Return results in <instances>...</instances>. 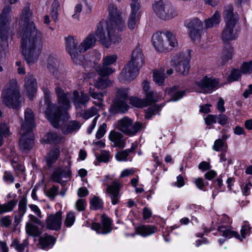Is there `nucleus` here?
<instances>
[{"instance_id": "1", "label": "nucleus", "mask_w": 252, "mask_h": 252, "mask_svg": "<svg viewBox=\"0 0 252 252\" xmlns=\"http://www.w3.org/2000/svg\"><path fill=\"white\" fill-rule=\"evenodd\" d=\"M19 25L22 30L21 51L27 62L32 64L39 57L43 45L42 34L35 29L32 21V12L29 7L22 11Z\"/></svg>"}, {"instance_id": "2", "label": "nucleus", "mask_w": 252, "mask_h": 252, "mask_svg": "<svg viewBox=\"0 0 252 252\" xmlns=\"http://www.w3.org/2000/svg\"><path fill=\"white\" fill-rule=\"evenodd\" d=\"M56 92L58 97V103L61 108H60V106L51 103L48 100L46 102L47 107L45 113L52 125L57 127L62 120L69 118L67 110L70 106L71 95L69 94H64L63 90L60 88H56Z\"/></svg>"}, {"instance_id": "3", "label": "nucleus", "mask_w": 252, "mask_h": 252, "mask_svg": "<svg viewBox=\"0 0 252 252\" xmlns=\"http://www.w3.org/2000/svg\"><path fill=\"white\" fill-rule=\"evenodd\" d=\"M96 39L94 34L88 35L79 44L76 38L71 36L65 38L67 51L70 54L74 63L79 65L83 63L85 59L84 57L79 53H84L93 48Z\"/></svg>"}, {"instance_id": "4", "label": "nucleus", "mask_w": 252, "mask_h": 252, "mask_svg": "<svg viewBox=\"0 0 252 252\" xmlns=\"http://www.w3.org/2000/svg\"><path fill=\"white\" fill-rule=\"evenodd\" d=\"M24 118V122L20 130L21 136L19 146L22 150L26 151L30 150L33 144V134L32 130L35 126V123L33 111L30 109H27L25 111Z\"/></svg>"}, {"instance_id": "5", "label": "nucleus", "mask_w": 252, "mask_h": 252, "mask_svg": "<svg viewBox=\"0 0 252 252\" xmlns=\"http://www.w3.org/2000/svg\"><path fill=\"white\" fill-rule=\"evenodd\" d=\"M117 27L107 23H100L95 32L98 41L105 47L117 45L122 41V37L116 31Z\"/></svg>"}, {"instance_id": "6", "label": "nucleus", "mask_w": 252, "mask_h": 252, "mask_svg": "<svg viewBox=\"0 0 252 252\" xmlns=\"http://www.w3.org/2000/svg\"><path fill=\"white\" fill-rule=\"evenodd\" d=\"M152 41L155 49L159 52L170 51L178 45L175 35L170 31L154 33Z\"/></svg>"}, {"instance_id": "7", "label": "nucleus", "mask_w": 252, "mask_h": 252, "mask_svg": "<svg viewBox=\"0 0 252 252\" xmlns=\"http://www.w3.org/2000/svg\"><path fill=\"white\" fill-rule=\"evenodd\" d=\"M1 98L3 103L8 107L16 108L19 104V89L16 80H10L4 87Z\"/></svg>"}, {"instance_id": "8", "label": "nucleus", "mask_w": 252, "mask_h": 252, "mask_svg": "<svg viewBox=\"0 0 252 252\" xmlns=\"http://www.w3.org/2000/svg\"><path fill=\"white\" fill-rule=\"evenodd\" d=\"M154 13L161 20L170 21L178 16V12L174 6L169 2L159 0L153 4Z\"/></svg>"}, {"instance_id": "9", "label": "nucleus", "mask_w": 252, "mask_h": 252, "mask_svg": "<svg viewBox=\"0 0 252 252\" xmlns=\"http://www.w3.org/2000/svg\"><path fill=\"white\" fill-rule=\"evenodd\" d=\"M190 60L189 53H179L173 57L172 62L175 66L177 72L183 75H187L190 69Z\"/></svg>"}, {"instance_id": "10", "label": "nucleus", "mask_w": 252, "mask_h": 252, "mask_svg": "<svg viewBox=\"0 0 252 252\" xmlns=\"http://www.w3.org/2000/svg\"><path fill=\"white\" fill-rule=\"evenodd\" d=\"M12 9L9 5L3 8L0 15V37L2 39L6 38L10 30Z\"/></svg>"}, {"instance_id": "11", "label": "nucleus", "mask_w": 252, "mask_h": 252, "mask_svg": "<svg viewBox=\"0 0 252 252\" xmlns=\"http://www.w3.org/2000/svg\"><path fill=\"white\" fill-rule=\"evenodd\" d=\"M143 127L142 125L139 122L132 123L131 119L124 117L120 119L117 123V128L124 133L133 135Z\"/></svg>"}, {"instance_id": "12", "label": "nucleus", "mask_w": 252, "mask_h": 252, "mask_svg": "<svg viewBox=\"0 0 252 252\" xmlns=\"http://www.w3.org/2000/svg\"><path fill=\"white\" fill-rule=\"evenodd\" d=\"M108 11V21L107 23L116 26L118 32L123 31L126 28V25L125 21L121 16L120 11L113 4L109 5Z\"/></svg>"}, {"instance_id": "13", "label": "nucleus", "mask_w": 252, "mask_h": 252, "mask_svg": "<svg viewBox=\"0 0 252 252\" xmlns=\"http://www.w3.org/2000/svg\"><path fill=\"white\" fill-rule=\"evenodd\" d=\"M219 231L220 233H222V236L225 238H231L234 237L242 241L243 239L245 238L247 236L250 234V227L248 222H244L241 229V236H239L238 232L225 226H220L219 228Z\"/></svg>"}, {"instance_id": "14", "label": "nucleus", "mask_w": 252, "mask_h": 252, "mask_svg": "<svg viewBox=\"0 0 252 252\" xmlns=\"http://www.w3.org/2000/svg\"><path fill=\"white\" fill-rule=\"evenodd\" d=\"M218 83V81L216 79L212 77L205 76L196 83V89L200 93H211L217 87Z\"/></svg>"}, {"instance_id": "15", "label": "nucleus", "mask_w": 252, "mask_h": 252, "mask_svg": "<svg viewBox=\"0 0 252 252\" xmlns=\"http://www.w3.org/2000/svg\"><path fill=\"white\" fill-rule=\"evenodd\" d=\"M117 56L116 55H108L103 59L102 66H98L96 68V71L100 75H109L114 72V69L110 66L116 62Z\"/></svg>"}, {"instance_id": "16", "label": "nucleus", "mask_w": 252, "mask_h": 252, "mask_svg": "<svg viewBox=\"0 0 252 252\" xmlns=\"http://www.w3.org/2000/svg\"><path fill=\"white\" fill-rule=\"evenodd\" d=\"M127 89H121L118 90L117 99L113 104V109L116 112H125L127 110L128 105L126 101L127 98Z\"/></svg>"}, {"instance_id": "17", "label": "nucleus", "mask_w": 252, "mask_h": 252, "mask_svg": "<svg viewBox=\"0 0 252 252\" xmlns=\"http://www.w3.org/2000/svg\"><path fill=\"white\" fill-rule=\"evenodd\" d=\"M46 226L48 229L53 230H58L61 228L62 224V212H57L55 214L47 216L45 221Z\"/></svg>"}, {"instance_id": "18", "label": "nucleus", "mask_w": 252, "mask_h": 252, "mask_svg": "<svg viewBox=\"0 0 252 252\" xmlns=\"http://www.w3.org/2000/svg\"><path fill=\"white\" fill-rule=\"evenodd\" d=\"M24 89L26 95L32 100L37 91V83L35 78L32 74H28L25 79Z\"/></svg>"}, {"instance_id": "19", "label": "nucleus", "mask_w": 252, "mask_h": 252, "mask_svg": "<svg viewBox=\"0 0 252 252\" xmlns=\"http://www.w3.org/2000/svg\"><path fill=\"white\" fill-rule=\"evenodd\" d=\"M139 70L130 63H127L119 75L121 81L130 82L134 79L138 74Z\"/></svg>"}, {"instance_id": "20", "label": "nucleus", "mask_w": 252, "mask_h": 252, "mask_svg": "<svg viewBox=\"0 0 252 252\" xmlns=\"http://www.w3.org/2000/svg\"><path fill=\"white\" fill-rule=\"evenodd\" d=\"M47 67L49 72L57 78L63 72V64L52 56H49L47 59Z\"/></svg>"}, {"instance_id": "21", "label": "nucleus", "mask_w": 252, "mask_h": 252, "mask_svg": "<svg viewBox=\"0 0 252 252\" xmlns=\"http://www.w3.org/2000/svg\"><path fill=\"white\" fill-rule=\"evenodd\" d=\"M102 225L99 223H93L92 228L99 234H106L111 231V220L105 215L101 217Z\"/></svg>"}, {"instance_id": "22", "label": "nucleus", "mask_w": 252, "mask_h": 252, "mask_svg": "<svg viewBox=\"0 0 252 252\" xmlns=\"http://www.w3.org/2000/svg\"><path fill=\"white\" fill-rule=\"evenodd\" d=\"M122 185L119 182L115 180L107 188L106 192L110 194L111 202L113 205L117 204L119 202V191Z\"/></svg>"}, {"instance_id": "23", "label": "nucleus", "mask_w": 252, "mask_h": 252, "mask_svg": "<svg viewBox=\"0 0 252 252\" xmlns=\"http://www.w3.org/2000/svg\"><path fill=\"white\" fill-rule=\"evenodd\" d=\"M223 16L225 25H236L239 19L238 14L233 12V7L231 5L224 7Z\"/></svg>"}, {"instance_id": "24", "label": "nucleus", "mask_w": 252, "mask_h": 252, "mask_svg": "<svg viewBox=\"0 0 252 252\" xmlns=\"http://www.w3.org/2000/svg\"><path fill=\"white\" fill-rule=\"evenodd\" d=\"M235 25H225L222 34L221 39L225 42L235 40L237 37V32L235 29Z\"/></svg>"}, {"instance_id": "25", "label": "nucleus", "mask_w": 252, "mask_h": 252, "mask_svg": "<svg viewBox=\"0 0 252 252\" xmlns=\"http://www.w3.org/2000/svg\"><path fill=\"white\" fill-rule=\"evenodd\" d=\"M143 63L144 57L141 49L139 47L136 48L133 51L131 60L128 63H130V65L139 69Z\"/></svg>"}, {"instance_id": "26", "label": "nucleus", "mask_w": 252, "mask_h": 252, "mask_svg": "<svg viewBox=\"0 0 252 252\" xmlns=\"http://www.w3.org/2000/svg\"><path fill=\"white\" fill-rule=\"evenodd\" d=\"M70 171L68 168L64 170L58 169L55 171L52 176L53 181L63 184L69 178Z\"/></svg>"}, {"instance_id": "27", "label": "nucleus", "mask_w": 252, "mask_h": 252, "mask_svg": "<svg viewBox=\"0 0 252 252\" xmlns=\"http://www.w3.org/2000/svg\"><path fill=\"white\" fill-rule=\"evenodd\" d=\"M157 228L152 225H141L135 227V233L142 237L152 235L157 232Z\"/></svg>"}, {"instance_id": "28", "label": "nucleus", "mask_w": 252, "mask_h": 252, "mask_svg": "<svg viewBox=\"0 0 252 252\" xmlns=\"http://www.w3.org/2000/svg\"><path fill=\"white\" fill-rule=\"evenodd\" d=\"M109 137L110 140L113 142L116 146L120 148H123L125 146L126 139L121 133L115 131H111Z\"/></svg>"}, {"instance_id": "29", "label": "nucleus", "mask_w": 252, "mask_h": 252, "mask_svg": "<svg viewBox=\"0 0 252 252\" xmlns=\"http://www.w3.org/2000/svg\"><path fill=\"white\" fill-rule=\"evenodd\" d=\"M80 127V123L76 121L63 123L61 126V129L64 134H67L75 130H78Z\"/></svg>"}, {"instance_id": "30", "label": "nucleus", "mask_w": 252, "mask_h": 252, "mask_svg": "<svg viewBox=\"0 0 252 252\" xmlns=\"http://www.w3.org/2000/svg\"><path fill=\"white\" fill-rule=\"evenodd\" d=\"M73 96L74 103L77 109L80 108L82 105L84 104L89 100V97L84 93H81L80 94L77 91L74 92Z\"/></svg>"}, {"instance_id": "31", "label": "nucleus", "mask_w": 252, "mask_h": 252, "mask_svg": "<svg viewBox=\"0 0 252 252\" xmlns=\"http://www.w3.org/2000/svg\"><path fill=\"white\" fill-rule=\"evenodd\" d=\"M165 93L170 95L171 100L175 101L181 98L185 95V91L179 90L176 87H174L172 88L167 89Z\"/></svg>"}, {"instance_id": "32", "label": "nucleus", "mask_w": 252, "mask_h": 252, "mask_svg": "<svg viewBox=\"0 0 252 252\" xmlns=\"http://www.w3.org/2000/svg\"><path fill=\"white\" fill-rule=\"evenodd\" d=\"M143 91L145 93L146 98L149 101L155 102L158 101L159 99L156 98L154 93L150 90V83L147 80L142 83Z\"/></svg>"}, {"instance_id": "33", "label": "nucleus", "mask_w": 252, "mask_h": 252, "mask_svg": "<svg viewBox=\"0 0 252 252\" xmlns=\"http://www.w3.org/2000/svg\"><path fill=\"white\" fill-rule=\"evenodd\" d=\"M220 20V14L219 12L216 11L212 17L205 21V25L206 28H211L218 26Z\"/></svg>"}, {"instance_id": "34", "label": "nucleus", "mask_w": 252, "mask_h": 252, "mask_svg": "<svg viewBox=\"0 0 252 252\" xmlns=\"http://www.w3.org/2000/svg\"><path fill=\"white\" fill-rule=\"evenodd\" d=\"M97 73L99 75L98 79L94 82V85L96 88L99 89H103L111 86L112 82L105 78L107 75L101 76L99 75L98 72Z\"/></svg>"}, {"instance_id": "35", "label": "nucleus", "mask_w": 252, "mask_h": 252, "mask_svg": "<svg viewBox=\"0 0 252 252\" xmlns=\"http://www.w3.org/2000/svg\"><path fill=\"white\" fill-rule=\"evenodd\" d=\"M185 26L189 29V32H191L193 31L199 30L203 28L202 22L198 19L188 20L185 22Z\"/></svg>"}, {"instance_id": "36", "label": "nucleus", "mask_w": 252, "mask_h": 252, "mask_svg": "<svg viewBox=\"0 0 252 252\" xmlns=\"http://www.w3.org/2000/svg\"><path fill=\"white\" fill-rule=\"evenodd\" d=\"M16 199H12L7 203L0 204V215L12 211L17 204Z\"/></svg>"}, {"instance_id": "37", "label": "nucleus", "mask_w": 252, "mask_h": 252, "mask_svg": "<svg viewBox=\"0 0 252 252\" xmlns=\"http://www.w3.org/2000/svg\"><path fill=\"white\" fill-rule=\"evenodd\" d=\"M55 242V238L50 235H46L40 239V244L44 249L51 248Z\"/></svg>"}, {"instance_id": "38", "label": "nucleus", "mask_w": 252, "mask_h": 252, "mask_svg": "<svg viewBox=\"0 0 252 252\" xmlns=\"http://www.w3.org/2000/svg\"><path fill=\"white\" fill-rule=\"evenodd\" d=\"M129 101L132 105L136 107H145L153 102L152 101H149L146 98L145 99H142L136 97L130 98Z\"/></svg>"}, {"instance_id": "39", "label": "nucleus", "mask_w": 252, "mask_h": 252, "mask_svg": "<svg viewBox=\"0 0 252 252\" xmlns=\"http://www.w3.org/2000/svg\"><path fill=\"white\" fill-rule=\"evenodd\" d=\"M63 137L55 133H49L43 138V141L46 143H58L61 141Z\"/></svg>"}, {"instance_id": "40", "label": "nucleus", "mask_w": 252, "mask_h": 252, "mask_svg": "<svg viewBox=\"0 0 252 252\" xmlns=\"http://www.w3.org/2000/svg\"><path fill=\"white\" fill-rule=\"evenodd\" d=\"M25 229L27 234L30 236H36L40 233L38 228L31 222H26Z\"/></svg>"}, {"instance_id": "41", "label": "nucleus", "mask_w": 252, "mask_h": 252, "mask_svg": "<svg viewBox=\"0 0 252 252\" xmlns=\"http://www.w3.org/2000/svg\"><path fill=\"white\" fill-rule=\"evenodd\" d=\"M89 94L97 101H94V103L97 105L100 108L102 105V101L103 100V95L102 93H96L94 92V89L90 88L89 92Z\"/></svg>"}, {"instance_id": "42", "label": "nucleus", "mask_w": 252, "mask_h": 252, "mask_svg": "<svg viewBox=\"0 0 252 252\" xmlns=\"http://www.w3.org/2000/svg\"><path fill=\"white\" fill-rule=\"evenodd\" d=\"M227 145L224 140L219 139L215 141L212 149L215 151L226 152L227 149Z\"/></svg>"}, {"instance_id": "43", "label": "nucleus", "mask_w": 252, "mask_h": 252, "mask_svg": "<svg viewBox=\"0 0 252 252\" xmlns=\"http://www.w3.org/2000/svg\"><path fill=\"white\" fill-rule=\"evenodd\" d=\"M164 70L163 69H160L159 70H155L153 72L154 80L159 85H161L164 82Z\"/></svg>"}, {"instance_id": "44", "label": "nucleus", "mask_w": 252, "mask_h": 252, "mask_svg": "<svg viewBox=\"0 0 252 252\" xmlns=\"http://www.w3.org/2000/svg\"><path fill=\"white\" fill-rule=\"evenodd\" d=\"M59 154V150L57 148L50 151L46 158L47 163L51 166L58 158Z\"/></svg>"}, {"instance_id": "45", "label": "nucleus", "mask_w": 252, "mask_h": 252, "mask_svg": "<svg viewBox=\"0 0 252 252\" xmlns=\"http://www.w3.org/2000/svg\"><path fill=\"white\" fill-rule=\"evenodd\" d=\"M76 219L75 213L72 211L68 212L65 216L64 220V225L70 227L73 225Z\"/></svg>"}, {"instance_id": "46", "label": "nucleus", "mask_w": 252, "mask_h": 252, "mask_svg": "<svg viewBox=\"0 0 252 252\" xmlns=\"http://www.w3.org/2000/svg\"><path fill=\"white\" fill-rule=\"evenodd\" d=\"M9 129L8 126L5 124L0 123V146L2 144L3 137L9 135Z\"/></svg>"}, {"instance_id": "47", "label": "nucleus", "mask_w": 252, "mask_h": 252, "mask_svg": "<svg viewBox=\"0 0 252 252\" xmlns=\"http://www.w3.org/2000/svg\"><path fill=\"white\" fill-rule=\"evenodd\" d=\"M131 10L129 15L140 17V4L137 1H133L131 3Z\"/></svg>"}, {"instance_id": "48", "label": "nucleus", "mask_w": 252, "mask_h": 252, "mask_svg": "<svg viewBox=\"0 0 252 252\" xmlns=\"http://www.w3.org/2000/svg\"><path fill=\"white\" fill-rule=\"evenodd\" d=\"M243 74L242 69H233L228 77V81L230 82H234L237 80Z\"/></svg>"}, {"instance_id": "49", "label": "nucleus", "mask_w": 252, "mask_h": 252, "mask_svg": "<svg viewBox=\"0 0 252 252\" xmlns=\"http://www.w3.org/2000/svg\"><path fill=\"white\" fill-rule=\"evenodd\" d=\"M140 17L129 15L127 21V27L130 30H134L137 26Z\"/></svg>"}, {"instance_id": "50", "label": "nucleus", "mask_w": 252, "mask_h": 252, "mask_svg": "<svg viewBox=\"0 0 252 252\" xmlns=\"http://www.w3.org/2000/svg\"><path fill=\"white\" fill-rule=\"evenodd\" d=\"M91 206L95 210L100 209L103 206V202L98 197L94 196L90 201Z\"/></svg>"}, {"instance_id": "51", "label": "nucleus", "mask_w": 252, "mask_h": 252, "mask_svg": "<svg viewBox=\"0 0 252 252\" xmlns=\"http://www.w3.org/2000/svg\"><path fill=\"white\" fill-rule=\"evenodd\" d=\"M133 150L134 149H132L131 150L128 149L125 151L119 152L116 154L115 158L119 161H126L127 160V158L129 152Z\"/></svg>"}, {"instance_id": "52", "label": "nucleus", "mask_w": 252, "mask_h": 252, "mask_svg": "<svg viewBox=\"0 0 252 252\" xmlns=\"http://www.w3.org/2000/svg\"><path fill=\"white\" fill-rule=\"evenodd\" d=\"M204 33V30L202 29L199 30L193 31L189 32V35L191 39L193 41H197L201 39Z\"/></svg>"}, {"instance_id": "53", "label": "nucleus", "mask_w": 252, "mask_h": 252, "mask_svg": "<svg viewBox=\"0 0 252 252\" xmlns=\"http://www.w3.org/2000/svg\"><path fill=\"white\" fill-rule=\"evenodd\" d=\"M241 69L243 74L252 73V60L243 63L241 65Z\"/></svg>"}, {"instance_id": "54", "label": "nucleus", "mask_w": 252, "mask_h": 252, "mask_svg": "<svg viewBox=\"0 0 252 252\" xmlns=\"http://www.w3.org/2000/svg\"><path fill=\"white\" fill-rule=\"evenodd\" d=\"M27 210V200L23 197L20 201L18 204V210L20 215L23 217Z\"/></svg>"}, {"instance_id": "55", "label": "nucleus", "mask_w": 252, "mask_h": 252, "mask_svg": "<svg viewBox=\"0 0 252 252\" xmlns=\"http://www.w3.org/2000/svg\"><path fill=\"white\" fill-rule=\"evenodd\" d=\"M3 180L7 184H11L14 182V177L9 171H5L2 176Z\"/></svg>"}, {"instance_id": "56", "label": "nucleus", "mask_w": 252, "mask_h": 252, "mask_svg": "<svg viewBox=\"0 0 252 252\" xmlns=\"http://www.w3.org/2000/svg\"><path fill=\"white\" fill-rule=\"evenodd\" d=\"M160 107L157 105H153L148 108L146 113V118H150L152 117L153 115L157 113L159 110Z\"/></svg>"}, {"instance_id": "57", "label": "nucleus", "mask_w": 252, "mask_h": 252, "mask_svg": "<svg viewBox=\"0 0 252 252\" xmlns=\"http://www.w3.org/2000/svg\"><path fill=\"white\" fill-rule=\"evenodd\" d=\"M26 244L25 243H20L18 240H14L11 244V247H13L17 251L21 252L25 248Z\"/></svg>"}, {"instance_id": "58", "label": "nucleus", "mask_w": 252, "mask_h": 252, "mask_svg": "<svg viewBox=\"0 0 252 252\" xmlns=\"http://www.w3.org/2000/svg\"><path fill=\"white\" fill-rule=\"evenodd\" d=\"M231 222V221L228 216L226 215H223L220 217V223L221 224V225L218 226V232L220 233V235H222V233H220V232L219 231V228L221 226H225L227 228H229L227 226V224L230 223Z\"/></svg>"}, {"instance_id": "59", "label": "nucleus", "mask_w": 252, "mask_h": 252, "mask_svg": "<svg viewBox=\"0 0 252 252\" xmlns=\"http://www.w3.org/2000/svg\"><path fill=\"white\" fill-rule=\"evenodd\" d=\"M107 125L106 124L103 123L98 128L95 137L97 139H99L101 138L105 134L106 132Z\"/></svg>"}, {"instance_id": "60", "label": "nucleus", "mask_w": 252, "mask_h": 252, "mask_svg": "<svg viewBox=\"0 0 252 252\" xmlns=\"http://www.w3.org/2000/svg\"><path fill=\"white\" fill-rule=\"evenodd\" d=\"M86 206V201L84 199H78L75 205V209L78 211H83L85 209Z\"/></svg>"}, {"instance_id": "61", "label": "nucleus", "mask_w": 252, "mask_h": 252, "mask_svg": "<svg viewBox=\"0 0 252 252\" xmlns=\"http://www.w3.org/2000/svg\"><path fill=\"white\" fill-rule=\"evenodd\" d=\"M111 157L110 153L108 152L103 151L101 154L97 157L98 160L102 162H107L111 158Z\"/></svg>"}, {"instance_id": "62", "label": "nucleus", "mask_w": 252, "mask_h": 252, "mask_svg": "<svg viewBox=\"0 0 252 252\" xmlns=\"http://www.w3.org/2000/svg\"><path fill=\"white\" fill-rule=\"evenodd\" d=\"M0 223L1 225L4 226V227H8L11 225L12 223L11 218L9 216H4L0 218Z\"/></svg>"}, {"instance_id": "63", "label": "nucleus", "mask_w": 252, "mask_h": 252, "mask_svg": "<svg viewBox=\"0 0 252 252\" xmlns=\"http://www.w3.org/2000/svg\"><path fill=\"white\" fill-rule=\"evenodd\" d=\"M98 111V109L95 107H92L84 113V118L88 119L96 115Z\"/></svg>"}, {"instance_id": "64", "label": "nucleus", "mask_w": 252, "mask_h": 252, "mask_svg": "<svg viewBox=\"0 0 252 252\" xmlns=\"http://www.w3.org/2000/svg\"><path fill=\"white\" fill-rule=\"evenodd\" d=\"M58 191V188L55 186H53L51 188L47 189L46 191V194L51 198H54L57 195Z\"/></svg>"}]
</instances>
